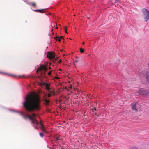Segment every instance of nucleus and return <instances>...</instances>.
<instances>
[{
    "instance_id": "nucleus-1",
    "label": "nucleus",
    "mask_w": 149,
    "mask_h": 149,
    "mask_svg": "<svg viewBox=\"0 0 149 149\" xmlns=\"http://www.w3.org/2000/svg\"><path fill=\"white\" fill-rule=\"evenodd\" d=\"M40 101L37 95L33 94L28 95L25 98L23 106L27 111L29 112L33 111L35 110H39Z\"/></svg>"
},
{
    "instance_id": "nucleus-2",
    "label": "nucleus",
    "mask_w": 149,
    "mask_h": 149,
    "mask_svg": "<svg viewBox=\"0 0 149 149\" xmlns=\"http://www.w3.org/2000/svg\"><path fill=\"white\" fill-rule=\"evenodd\" d=\"M36 115L35 114L33 113L31 116L24 115V118L26 117L29 118L31 121L32 124L37 125L38 124V123L36 118Z\"/></svg>"
},
{
    "instance_id": "nucleus-3",
    "label": "nucleus",
    "mask_w": 149,
    "mask_h": 149,
    "mask_svg": "<svg viewBox=\"0 0 149 149\" xmlns=\"http://www.w3.org/2000/svg\"><path fill=\"white\" fill-rule=\"evenodd\" d=\"M47 63L45 64V65H40V66L37 68L36 72L38 73L39 71H42L41 74L42 76L46 71L47 70Z\"/></svg>"
},
{
    "instance_id": "nucleus-4",
    "label": "nucleus",
    "mask_w": 149,
    "mask_h": 149,
    "mask_svg": "<svg viewBox=\"0 0 149 149\" xmlns=\"http://www.w3.org/2000/svg\"><path fill=\"white\" fill-rule=\"evenodd\" d=\"M144 17V21L147 22L149 20V12L146 9H143L142 10Z\"/></svg>"
},
{
    "instance_id": "nucleus-5",
    "label": "nucleus",
    "mask_w": 149,
    "mask_h": 149,
    "mask_svg": "<svg viewBox=\"0 0 149 149\" xmlns=\"http://www.w3.org/2000/svg\"><path fill=\"white\" fill-rule=\"evenodd\" d=\"M55 53L54 52H47V57L49 59H53L55 58Z\"/></svg>"
},
{
    "instance_id": "nucleus-6",
    "label": "nucleus",
    "mask_w": 149,
    "mask_h": 149,
    "mask_svg": "<svg viewBox=\"0 0 149 149\" xmlns=\"http://www.w3.org/2000/svg\"><path fill=\"white\" fill-rule=\"evenodd\" d=\"M137 93L138 94L137 95H138L141 94L145 95L147 94L148 91H147L141 89H140Z\"/></svg>"
},
{
    "instance_id": "nucleus-7",
    "label": "nucleus",
    "mask_w": 149,
    "mask_h": 149,
    "mask_svg": "<svg viewBox=\"0 0 149 149\" xmlns=\"http://www.w3.org/2000/svg\"><path fill=\"white\" fill-rule=\"evenodd\" d=\"M43 100L44 101L45 104L46 105H48L50 102V101L47 97V95L46 94L45 95Z\"/></svg>"
},
{
    "instance_id": "nucleus-8",
    "label": "nucleus",
    "mask_w": 149,
    "mask_h": 149,
    "mask_svg": "<svg viewBox=\"0 0 149 149\" xmlns=\"http://www.w3.org/2000/svg\"><path fill=\"white\" fill-rule=\"evenodd\" d=\"M40 85L42 86H45V89L47 90L50 88L49 86V84L47 83L42 82L41 83Z\"/></svg>"
},
{
    "instance_id": "nucleus-9",
    "label": "nucleus",
    "mask_w": 149,
    "mask_h": 149,
    "mask_svg": "<svg viewBox=\"0 0 149 149\" xmlns=\"http://www.w3.org/2000/svg\"><path fill=\"white\" fill-rule=\"evenodd\" d=\"M138 104L137 102H136L132 105V109L135 112H137L138 111V109L136 108V106Z\"/></svg>"
},
{
    "instance_id": "nucleus-10",
    "label": "nucleus",
    "mask_w": 149,
    "mask_h": 149,
    "mask_svg": "<svg viewBox=\"0 0 149 149\" xmlns=\"http://www.w3.org/2000/svg\"><path fill=\"white\" fill-rule=\"evenodd\" d=\"M47 91L49 93L52 94V95H55V92L52 90V88H50Z\"/></svg>"
},
{
    "instance_id": "nucleus-11",
    "label": "nucleus",
    "mask_w": 149,
    "mask_h": 149,
    "mask_svg": "<svg viewBox=\"0 0 149 149\" xmlns=\"http://www.w3.org/2000/svg\"><path fill=\"white\" fill-rule=\"evenodd\" d=\"M44 9H38L34 10V11L36 12H39V13H42L44 12Z\"/></svg>"
},
{
    "instance_id": "nucleus-12",
    "label": "nucleus",
    "mask_w": 149,
    "mask_h": 149,
    "mask_svg": "<svg viewBox=\"0 0 149 149\" xmlns=\"http://www.w3.org/2000/svg\"><path fill=\"white\" fill-rule=\"evenodd\" d=\"M146 80L149 79V72H147L146 73Z\"/></svg>"
},
{
    "instance_id": "nucleus-13",
    "label": "nucleus",
    "mask_w": 149,
    "mask_h": 149,
    "mask_svg": "<svg viewBox=\"0 0 149 149\" xmlns=\"http://www.w3.org/2000/svg\"><path fill=\"white\" fill-rule=\"evenodd\" d=\"M41 128L42 131L45 133H47V132L45 130V128L43 126L41 127Z\"/></svg>"
},
{
    "instance_id": "nucleus-14",
    "label": "nucleus",
    "mask_w": 149,
    "mask_h": 149,
    "mask_svg": "<svg viewBox=\"0 0 149 149\" xmlns=\"http://www.w3.org/2000/svg\"><path fill=\"white\" fill-rule=\"evenodd\" d=\"M54 38L56 40L58 41H61V38L59 37H55Z\"/></svg>"
},
{
    "instance_id": "nucleus-15",
    "label": "nucleus",
    "mask_w": 149,
    "mask_h": 149,
    "mask_svg": "<svg viewBox=\"0 0 149 149\" xmlns=\"http://www.w3.org/2000/svg\"><path fill=\"white\" fill-rule=\"evenodd\" d=\"M80 52L81 53H83L84 52V50L82 48H80Z\"/></svg>"
},
{
    "instance_id": "nucleus-16",
    "label": "nucleus",
    "mask_w": 149,
    "mask_h": 149,
    "mask_svg": "<svg viewBox=\"0 0 149 149\" xmlns=\"http://www.w3.org/2000/svg\"><path fill=\"white\" fill-rule=\"evenodd\" d=\"M64 31L67 33H68V32H67V27L66 26H64Z\"/></svg>"
},
{
    "instance_id": "nucleus-17",
    "label": "nucleus",
    "mask_w": 149,
    "mask_h": 149,
    "mask_svg": "<svg viewBox=\"0 0 149 149\" xmlns=\"http://www.w3.org/2000/svg\"><path fill=\"white\" fill-rule=\"evenodd\" d=\"M39 135H40V136L41 137H42L43 136V134L42 132L40 133H39Z\"/></svg>"
},
{
    "instance_id": "nucleus-18",
    "label": "nucleus",
    "mask_w": 149,
    "mask_h": 149,
    "mask_svg": "<svg viewBox=\"0 0 149 149\" xmlns=\"http://www.w3.org/2000/svg\"><path fill=\"white\" fill-rule=\"evenodd\" d=\"M131 149H138V148L136 147H132Z\"/></svg>"
},
{
    "instance_id": "nucleus-19",
    "label": "nucleus",
    "mask_w": 149,
    "mask_h": 149,
    "mask_svg": "<svg viewBox=\"0 0 149 149\" xmlns=\"http://www.w3.org/2000/svg\"><path fill=\"white\" fill-rule=\"evenodd\" d=\"M31 5L34 7L36 6V3H31Z\"/></svg>"
},
{
    "instance_id": "nucleus-20",
    "label": "nucleus",
    "mask_w": 149,
    "mask_h": 149,
    "mask_svg": "<svg viewBox=\"0 0 149 149\" xmlns=\"http://www.w3.org/2000/svg\"><path fill=\"white\" fill-rule=\"evenodd\" d=\"M52 95V94H51L50 93H48L47 95V96L48 97H50L51 95Z\"/></svg>"
},
{
    "instance_id": "nucleus-21",
    "label": "nucleus",
    "mask_w": 149,
    "mask_h": 149,
    "mask_svg": "<svg viewBox=\"0 0 149 149\" xmlns=\"http://www.w3.org/2000/svg\"><path fill=\"white\" fill-rule=\"evenodd\" d=\"M56 139L57 140H60L59 137L56 136Z\"/></svg>"
},
{
    "instance_id": "nucleus-22",
    "label": "nucleus",
    "mask_w": 149,
    "mask_h": 149,
    "mask_svg": "<svg viewBox=\"0 0 149 149\" xmlns=\"http://www.w3.org/2000/svg\"><path fill=\"white\" fill-rule=\"evenodd\" d=\"M39 124L41 126V127L43 126L44 125L42 124L41 122L39 123Z\"/></svg>"
},
{
    "instance_id": "nucleus-23",
    "label": "nucleus",
    "mask_w": 149,
    "mask_h": 149,
    "mask_svg": "<svg viewBox=\"0 0 149 149\" xmlns=\"http://www.w3.org/2000/svg\"><path fill=\"white\" fill-rule=\"evenodd\" d=\"M55 78L56 79H59V78L58 77H55Z\"/></svg>"
},
{
    "instance_id": "nucleus-24",
    "label": "nucleus",
    "mask_w": 149,
    "mask_h": 149,
    "mask_svg": "<svg viewBox=\"0 0 149 149\" xmlns=\"http://www.w3.org/2000/svg\"><path fill=\"white\" fill-rule=\"evenodd\" d=\"M48 75H50L51 74V72H49L48 73Z\"/></svg>"
},
{
    "instance_id": "nucleus-25",
    "label": "nucleus",
    "mask_w": 149,
    "mask_h": 149,
    "mask_svg": "<svg viewBox=\"0 0 149 149\" xmlns=\"http://www.w3.org/2000/svg\"><path fill=\"white\" fill-rule=\"evenodd\" d=\"M78 62V61L77 60H75L74 62L75 63H77Z\"/></svg>"
},
{
    "instance_id": "nucleus-26",
    "label": "nucleus",
    "mask_w": 149,
    "mask_h": 149,
    "mask_svg": "<svg viewBox=\"0 0 149 149\" xmlns=\"http://www.w3.org/2000/svg\"><path fill=\"white\" fill-rule=\"evenodd\" d=\"M94 110L95 111H96V107H94Z\"/></svg>"
},
{
    "instance_id": "nucleus-27",
    "label": "nucleus",
    "mask_w": 149,
    "mask_h": 149,
    "mask_svg": "<svg viewBox=\"0 0 149 149\" xmlns=\"http://www.w3.org/2000/svg\"><path fill=\"white\" fill-rule=\"evenodd\" d=\"M0 74H3L4 73L2 71H0Z\"/></svg>"
},
{
    "instance_id": "nucleus-28",
    "label": "nucleus",
    "mask_w": 149,
    "mask_h": 149,
    "mask_svg": "<svg viewBox=\"0 0 149 149\" xmlns=\"http://www.w3.org/2000/svg\"><path fill=\"white\" fill-rule=\"evenodd\" d=\"M147 81L148 83L149 84V79L146 80Z\"/></svg>"
},
{
    "instance_id": "nucleus-29",
    "label": "nucleus",
    "mask_w": 149,
    "mask_h": 149,
    "mask_svg": "<svg viewBox=\"0 0 149 149\" xmlns=\"http://www.w3.org/2000/svg\"><path fill=\"white\" fill-rule=\"evenodd\" d=\"M59 38H61V39H63V36H60V37H59Z\"/></svg>"
},
{
    "instance_id": "nucleus-30",
    "label": "nucleus",
    "mask_w": 149,
    "mask_h": 149,
    "mask_svg": "<svg viewBox=\"0 0 149 149\" xmlns=\"http://www.w3.org/2000/svg\"><path fill=\"white\" fill-rule=\"evenodd\" d=\"M61 60H60L59 61V63H60L61 61Z\"/></svg>"
},
{
    "instance_id": "nucleus-31",
    "label": "nucleus",
    "mask_w": 149,
    "mask_h": 149,
    "mask_svg": "<svg viewBox=\"0 0 149 149\" xmlns=\"http://www.w3.org/2000/svg\"><path fill=\"white\" fill-rule=\"evenodd\" d=\"M49 69L50 70V69H51V68L50 67H49Z\"/></svg>"
},
{
    "instance_id": "nucleus-32",
    "label": "nucleus",
    "mask_w": 149,
    "mask_h": 149,
    "mask_svg": "<svg viewBox=\"0 0 149 149\" xmlns=\"http://www.w3.org/2000/svg\"><path fill=\"white\" fill-rule=\"evenodd\" d=\"M84 44H85V43H84V42H83V43H82V44H83V45H84Z\"/></svg>"
},
{
    "instance_id": "nucleus-33",
    "label": "nucleus",
    "mask_w": 149,
    "mask_h": 149,
    "mask_svg": "<svg viewBox=\"0 0 149 149\" xmlns=\"http://www.w3.org/2000/svg\"><path fill=\"white\" fill-rule=\"evenodd\" d=\"M21 114L23 115V113H22V112L21 113Z\"/></svg>"
},
{
    "instance_id": "nucleus-34",
    "label": "nucleus",
    "mask_w": 149,
    "mask_h": 149,
    "mask_svg": "<svg viewBox=\"0 0 149 149\" xmlns=\"http://www.w3.org/2000/svg\"><path fill=\"white\" fill-rule=\"evenodd\" d=\"M120 0H116L117 1H119Z\"/></svg>"
},
{
    "instance_id": "nucleus-35",
    "label": "nucleus",
    "mask_w": 149,
    "mask_h": 149,
    "mask_svg": "<svg viewBox=\"0 0 149 149\" xmlns=\"http://www.w3.org/2000/svg\"><path fill=\"white\" fill-rule=\"evenodd\" d=\"M10 75L12 76H15V75Z\"/></svg>"
},
{
    "instance_id": "nucleus-36",
    "label": "nucleus",
    "mask_w": 149,
    "mask_h": 149,
    "mask_svg": "<svg viewBox=\"0 0 149 149\" xmlns=\"http://www.w3.org/2000/svg\"><path fill=\"white\" fill-rule=\"evenodd\" d=\"M38 116V117H39V118H40V117H39V116Z\"/></svg>"
},
{
    "instance_id": "nucleus-37",
    "label": "nucleus",
    "mask_w": 149,
    "mask_h": 149,
    "mask_svg": "<svg viewBox=\"0 0 149 149\" xmlns=\"http://www.w3.org/2000/svg\"><path fill=\"white\" fill-rule=\"evenodd\" d=\"M52 30H52H52H51V31H52Z\"/></svg>"
},
{
    "instance_id": "nucleus-38",
    "label": "nucleus",
    "mask_w": 149,
    "mask_h": 149,
    "mask_svg": "<svg viewBox=\"0 0 149 149\" xmlns=\"http://www.w3.org/2000/svg\"><path fill=\"white\" fill-rule=\"evenodd\" d=\"M56 28L57 29V27H56Z\"/></svg>"
},
{
    "instance_id": "nucleus-39",
    "label": "nucleus",
    "mask_w": 149,
    "mask_h": 149,
    "mask_svg": "<svg viewBox=\"0 0 149 149\" xmlns=\"http://www.w3.org/2000/svg\"><path fill=\"white\" fill-rule=\"evenodd\" d=\"M53 27H55V26H53Z\"/></svg>"
},
{
    "instance_id": "nucleus-40",
    "label": "nucleus",
    "mask_w": 149,
    "mask_h": 149,
    "mask_svg": "<svg viewBox=\"0 0 149 149\" xmlns=\"http://www.w3.org/2000/svg\"><path fill=\"white\" fill-rule=\"evenodd\" d=\"M53 27H55V26H53Z\"/></svg>"
}]
</instances>
